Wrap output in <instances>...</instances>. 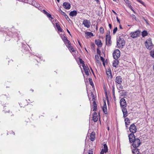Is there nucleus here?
I'll list each match as a JSON object with an SVG mask.
<instances>
[{"mask_svg": "<svg viewBox=\"0 0 154 154\" xmlns=\"http://www.w3.org/2000/svg\"><path fill=\"white\" fill-rule=\"evenodd\" d=\"M129 142L134 148H137L140 144V140L138 138H136L134 135L130 134L128 135Z\"/></svg>", "mask_w": 154, "mask_h": 154, "instance_id": "1", "label": "nucleus"}, {"mask_svg": "<svg viewBox=\"0 0 154 154\" xmlns=\"http://www.w3.org/2000/svg\"><path fill=\"white\" fill-rule=\"evenodd\" d=\"M145 44L146 48L149 50H151L153 47V45L151 38L147 39Z\"/></svg>", "mask_w": 154, "mask_h": 154, "instance_id": "2", "label": "nucleus"}, {"mask_svg": "<svg viewBox=\"0 0 154 154\" xmlns=\"http://www.w3.org/2000/svg\"><path fill=\"white\" fill-rule=\"evenodd\" d=\"M125 41L124 39L119 37L117 41V45L119 48H122L125 45Z\"/></svg>", "mask_w": 154, "mask_h": 154, "instance_id": "3", "label": "nucleus"}, {"mask_svg": "<svg viewBox=\"0 0 154 154\" xmlns=\"http://www.w3.org/2000/svg\"><path fill=\"white\" fill-rule=\"evenodd\" d=\"M122 78L121 76H116L115 79V82L116 86H117L118 85H121L122 83Z\"/></svg>", "mask_w": 154, "mask_h": 154, "instance_id": "4", "label": "nucleus"}, {"mask_svg": "<svg viewBox=\"0 0 154 154\" xmlns=\"http://www.w3.org/2000/svg\"><path fill=\"white\" fill-rule=\"evenodd\" d=\"M120 53L119 49L116 50L113 54V56L114 59L117 60L118 59L120 56Z\"/></svg>", "mask_w": 154, "mask_h": 154, "instance_id": "5", "label": "nucleus"}, {"mask_svg": "<svg viewBox=\"0 0 154 154\" xmlns=\"http://www.w3.org/2000/svg\"><path fill=\"white\" fill-rule=\"evenodd\" d=\"M129 130L130 132L134 134L137 131L136 127L134 124H132L129 127Z\"/></svg>", "mask_w": 154, "mask_h": 154, "instance_id": "6", "label": "nucleus"}, {"mask_svg": "<svg viewBox=\"0 0 154 154\" xmlns=\"http://www.w3.org/2000/svg\"><path fill=\"white\" fill-rule=\"evenodd\" d=\"M82 24L84 25L85 27L89 28L90 26L91 23L90 20L85 19L83 21Z\"/></svg>", "mask_w": 154, "mask_h": 154, "instance_id": "7", "label": "nucleus"}, {"mask_svg": "<svg viewBox=\"0 0 154 154\" xmlns=\"http://www.w3.org/2000/svg\"><path fill=\"white\" fill-rule=\"evenodd\" d=\"M140 32L137 30L134 32H131L130 33V36L133 38H135L139 35Z\"/></svg>", "mask_w": 154, "mask_h": 154, "instance_id": "8", "label": "nucleus"}, {"mask_svg": "<svg viewBox=\"0 0 154 154\" xmlns=\"http://www.w3.org/2000/svg\"><path fill=\"white\" fill-rule=\"evenodd\" d=\"M106 44L107 45L110 46L112 42L111 40V38L109 35H106Z\"/></svg>", "mask_w": 154, "mask_h": 154, "instance_id": "9", "label": "nucleus"}, {"mask_svg": "<svg viewBox=\"0 0 154 154\" xmlns=\"http://www.w3.org/2000/svg\"><path fill=\"white\" fill-rule=\"evenodd\" d=\"M41 8H39V10H40L41 12H42V13H44L45 14L47 17H48L49 18H50V20H52L53 19V18L52 17L51 15L48 13V12H47L45 10H41L40 9Z\"/></svg>", "mask_w": 154, "mask_h": 154, "instance_id": "10", "label": "nucleus"}, {"mask_svg": "<svg viewBox=\"0 0 154 154\" xmlns=\"http://www.w3.org/2000/svg\"><path fill=\"white\" fill-rule=\"evenodd\" d=\"M120 105L121 107H126L127 104L125 99L122 98L120 100Z\"/></svg>", "mask_w": 154, "mask_h": 154, "instance_id": "11", "label": "nucleus"}, {"mask_svg": "<svg viewBox=\"0 0 154 154\" xmlns=\"http://www.w3.org/2000/svg\"><path fill=\"white\" fill-rule=\"evenodd\" d=\"M125 107H122V111L123 114V117L124 118L128 116V112Z\"/></svg>", "mask_w": 154, "mask_h": 154, "instance_id": "12", "label": "nucleus"}, {"mask_svg": "<svg viewBox=\"0 0 154 154\" xmlns=\"http://www.w3.org/2000/svg\"><path fill=\"white\" fill-rule=\"evenodd\" d=\"M92 97V100L93 103V111H96L97 109V105L95 102L94 95L92 94H91Z\"/></svg>", "mask_w": 154, "mask_h": 154, "instance_id": "13", "label": "nucleus"}, {"mask_svg": "<svg viewBox=\"0 0 154 154\" xmlns=\"http://www.w3.org/2000/svg\"><path fill=\"white\" fill-rule=\"evenodd\" d=\"M63 7L66 9H69L70 8V4L66 2H64L63 4Z\"/></svg>", "mask_w": 154, "mask_h": 154, "instance_id": "14", "label": "nucleus"}, {"mask_svg": "<svg viewBox=\"0 0 154 154\" xmlns=\"http://www.w3.org/2000/svg\"><path fill=\"white\" fill-rule=\"evenodd\" d=\"M97 114L96 112H94L93 116V120L94 122H96L98 118H97Z\"/></svg>", "mask_w": 154, "mask_h": 154, "instance_id": "15", "label": "nucleus"}, {"mask_svg": "<svg viewBox=\"0 0 154 154\" xmlns=\"http://www.w3.org/2000/svg\"><path fill=\"white\" fill-rule=\"evenodd\" d=\"M95 44L99 47H101L102 46V44L101 41L99 40H96L95 41Z\"/></svg>", "mask_w": 154, "mask_h": 154, "instance_id": "16", "label": "nucleus"}, {"mask_svg": "<svg viewBox=\"0 0 154 154\" xmlns=\"http://www.w3.org/2000/svg\"><path fill=\"white\" fill-rule=\"evenodd\" d=\"M102 109L104 113L106 114H107V107L105 101H104V105Z\"/></svg>", "mask_w": 154, "mask_h": 154, "instance_id": "17", "label": "nucleus"}, {"mask_svg": "<svg viewBox=\"0 0 154 154\" xmlns=\"http://www.w3.org/2000/svg\"><path fill=\"white\" fill-rule=\"evenodd\" d=\"M132 152L133 154H139V149L137 148H134L132 149Z\"/></svg>", "mask_w": 154, "mask_h": 154, "instance_id": "18", "label": "nucleus"}, {"mask_svg": "<svg viewBox=\"0 0 154 154\" xmlns=\"http://www.w3.org/2000/svg\"><path fill=\"white\" fill-rule=\"evenodd\" d=\"M95 134L94 132H92L90 135V140L92 141H93L95 139Z\"/></svg>", "mask_w": 154, "mask_h": 154, "instance_id": "19", "label": "nucleus"}, {"mask_svg": "<svg viewBox=\"0 0 154 154\" xmlns=\"http://www.w3.org/2000/svg\"><path fill=\"white\" fill-rule=\"evenodd\" d=\"M83 68L85 71V74L88 75H89V69L88 67L85 66L84 65H83Z\"/></svg>", "mask_w": 154, "mask_h": 154, "instance_id": "20", "label": "nucleus"}, {"mask_svg": "<svg viewBox=\"0 0 154 154\" xmlns=\"http://www.w3.org/2000/svg\"><path fill=\"white\" fill-rule=\"evenodd\" d=\"M56 24V27L57 28V29L58 30V31L62 32H63V30L60 27V25L59 24V23H55Z\"/></svg>", "mask_w": 154, "mask_h": 154, "instance_id": "21", "label": "nucleus"}, {"mask_svg": "<svg viewBox=\"0 0 154 154\" xmlns=\"http://www.w3.org/2000/svg\"><path fill=\"white\" fill-rule=\"evenodd\" d=\"M77 12L75 11H71L69 13V15L73 17L76 15Z\"/></svg>", "mask_w": 154, "mask_h": 154, "instance_id": "22", "label": "nucleus"}, {"mask_svg": "<svg viewBox=\"0 0 154 154\" xmlns=\"http://www.w3.org/2000/svg\"><path fill=\"white\" fill-rule=\"evenodd\" d=\"M119 63V62L117 60H115L113 62V66L115 67H116L117 66L118 64Z\"/></svg>", "mask_w": 154, "mask_h": 154, "instance_id": "23", "label": "nucleus"}, {"mask_svg": "<svg viewBox=\"0 0 154 154\" xmlns=\"http://www.w3.org/2000/svg\"><path fill=\"white\" fill-rule=\"evenodd\" d=\"M67 47H68V49H69V50L71 52H74L75 51L73 47L70 44L68 45Z\"/></svg>", "mask_w": 154, "mask_h": 154, "instance_id": "24", "label": "nucleus"}, {"mask_svg": "<svg viewBox=\"0 0 154 154\" xmlns=\"http://www.w3.org/2000/svg\"><path fill=\"white\" fill-rule=\"evenodd\" d=\"M104 148V149H103V152H106L108 151V147L107 145L106 144H104L103 145Z\"/></svg>", "mask_w": 154, "mask_h": 154, "instance_id": "25", "label": "nucleus"}, {"mask_svg": "<svg viewBox=\"0 0 154 154\" xmlns=\"http://www.w3.org/2000/svg\"><path fill=\"white\" fill-rule=\"evenodd\" d=\"M106 74L108 78H111L112 76L111 72L110 70L106 72Z\"/></svg>", "mask_w": 154, "mask_h": 154, "instance_id": "26", "label": "nucleus"}, {"mask_svg": "<svg viewBox=\"0 0 154 154\" xmlns=\"http://www.w3.org/2000/svg\"><path fill=\"white\" fill-rule=\"evenodd\" d=\"M148 34L147 32L146 31H143L142 32V35L143 37H144L146 36Z\"/></svg>", "mask_w": 154, "mask_h": 154, "instance_id": "27", "label": "nucleus"}, {"mask_svg": "<svg viewBox=\"0 0 154 154\" xmlns=\"http://www.w3.org/2000/svg\"><path fill=\"white\" fill-rule=\"evenodd\" d=\"M88 80L90 84L93 87H94V85L92 79L91 78H89L88 79Z\"/></svg>", "mask_w": 154, "mask_h": 154, "instance_id": "28", "label": "nucleus"}, {"mask_svg": "<svg viewBox=\"0 0 154 154\" xmlns=\"http://www.w3.org/2000/svg\"><path fill=\"white\" fill-rule=\"evenodd\" d=\"M63 42L65 44H67L68 45H70V42L67 39V38L66 39V40H65Z\"/></svg>", "mask_w": 154, "mask_h": 154, "instance_id": "29", "label": "nucleus"}, {"mask_svg": "<svg viewBox=\"0 0 154 154\" xmlns=\"http://www.w3.org/2000/svg\"><path fill=\"white\" fill-rule=\"evenodd\" d=\"M112 91L113 94L114 96L115 95V86L113 84L112 86Z\"/></svg>", "mask_w": 154, "mask_h": 154, "instance_id": "30", "label": "nucleus"}, {"mask_svg": "<svg viewBox=\"0 0 154 154\" xmlns=\"http://www.w3.org/2000/svg\"><path fill=\"white\" fill-rule=\"evenodd\" d=\"M100 33H103L104 32V30L103 28L101 27L100 28Z\"/></svg>", "mask_w": 154, "mask_h": 154, "instance_id": "31", "label": "nucleus"}, {"mask_svg": "<svg viewBox=\"0 0 154 154\" xmlns=\"http://www.w3.org/2000/svg\"><path fill=\"white\" fill-rule=\"evenodd\" d=\"M125 3L127 5H128L129 6H131V5L130 4L129 1L128 0H124Z\"/></svg>", "mask_w": 154, "mask_h": 154, "instance_id": "32", "label": "nucleus"}, {"mask_svg": "<svg viewBox=\"0 0 154 154\" xmlns=\"http://www.w3.org/2000/svg\"><path fill=\"white\" fill-rule=\"evenodd\" d=\"M120 94L121 96H125L126 94V92L124 91H123L122 92L120 93Z\"/></svg>", "mask_w": 154, "mask_h": 154, "instance_id": "33", "label": "nucleus"}, {"mask_svg": "<svg viewBox=\"0 0 154 154\" xmlns=\"http://www.w3.org/2000/svg\"><path fill=\"white\" fill-rule=\"evenodd\" d=\"M95 57L97 61H98V62H100V61L99 60V56L97 55H95Z\"/></svg>", "mask_w": 154, "mask_h": 154, "instance_id": "34", "label": "nucleus"}, {"mask_svg": "<svg viewBox=\"0 0 154 154\" xmlns=\"http://www.w3.org/2000/svg\"><path fill=\"white\" fill-rule=\"evenodd\" d=\"M86 34L88 36L91 35L93 36V34L91 32H87L86 33Z\"/></svg>", "mask_w": 154, "mask_h": 154, "instance_id": "35", "label": "nucleus"}, {"mask_svg": "<svg viewBox=\"0 0 154 154\" xmlns=\"http://www.w3.org/2000/svg\"><path fill=\"white\" fill-rule=\"evenodd\" d=\"M125 123L126 125H128V124H127V122H128V121H130L129 119L128 118H126L125 119Z\"/></svg>", "mask_w": 154, "mask_h": 154, "instance_id": "36", "label": "nucleus"}, {"mask_svg": "<svg viewBox=\"0 0 154 154\" xmlns=\"http://www.w3.org/2000/svg\"><path fill=\"white\" fill-rule=\"evenodd\" d=\"M150 55L152 57L154 58V51H151Z\"/></svg>", "mask_w": 154, "mask_h": 154, "instance_id": "37", "label": "nucleus"}, {"mask_svg": "<svg viewBox=\"0 0 154 154\" xmlns=\"http://www.w3.org/2000/svg\"><path fill=\"white\" fill-rule=\"evenodd\" d=\"M118 30L117 28V27H116L114 28L113 30V34H115L116 33V32Z\"/></svg>", "mask_w": 154, "mask_h": 154, "instance_id": "38", "label": "nucleus"}, {"mask_svg": "<svg viewBox=\"0 0 154 154\" xmlns=\"http://www.w3.org/2000/svg\"><path fill=\"white\" fill-rule=\"evenodd\" d=\"M61 38L62 39V40L63 41H64L66 38H67V37L64 35H62L61 36Z\"/></svg>", "mask_w": 154, "mask_h": 154, "instance_id": "39", "label": "nucleus"}, {"mask_svg": "<svg viewBox=\"0 0 154 154\" xmlns=\"http://www.w3.org/2000/svg\"><path fill=\"white\" fill-rule=\"evenodd\" d=\"M60 12L61 13V14H62V15H63L64 16H65L66 15V14L64 12H63L61 10H60Z\"/></svg>", "mask_w": 154, "mask_h": 154, "instance_id": "40", "label": "nucleus"}, {"mask_svg": "<svg viewBox=\"0 0 154 154\" xmlns=\"http://www.w3.org/2000/svg\"><path fill=\"white\" fill-rule=\"evenodd\" d=\"M138 2H139L140 3H141L144 6H145L144 3L142 1H141L140 0H138Z\"/></svg>", "mask_w": 154, "mask_h": 154, "instance_id": "41", "label": "nucleus"}, {"mask_svg": "<svg viewBox=\"0 0 154 154\" xmlns=\"http://www.w3.org/2000/svg\"><path fill=\"white\" fill-rule=\"evenodd\" d=\"M138 2H139L140 3H141L144 6H145L144 3L142 1H141L140 0H138Z\"/></svg>", "mask_w": 154, "mask_h": 154, "instance_id": "42", "label": "nucleus"}, {"mask_svg": "<svg viewBox=\"0 0 154 154\" xmlns=\"http://www.w3.org/2000/svg\"><path fill=\"white\" fill-rule=\"evenodd\" d=\"M79 61H80V62L82 64H83L84 65V62L82 59H80Z\"/></svg>", "mask_w": 154, "mask_h": 154, "instance_id": "43", "label": "nucleus"}, {"mask_svg": "<svg viewBox=\"0 0 154 154\" xmlns=\"http://www.w3.org/2000/svg\"><path fill=\"white\" fill-rule=\"evenodd\" d=\"M100 58L101 60L102 61V62H104V61H105L104 59L101 56L100 57Z\"/></svg>", "mask_w": 154, "mask_h": 154, "instance_id": "44", "label": "nucleus"}, {"mask_svg": "<svg viewBox=\"0 0 154 154\" xmlns=\"http://www.w3.org/2000/svg\"><path fill=\"white\" fill-rule=\"evenodd\" d=\"M97 54H100V50L98 49V48H97Z\"/></svg>", "mask_w": 154, "mask_h": 154, "instance_id": "45", "label": "nucleus"}, {"mask_svg": "<svg viewBox=\"0 0 154 154\" xmlns=\"http://www.w3.org/2000/svg\"><path fill=\"white\" fill-rule=\"evenodd\" d=\"M65 18L67 20H70V19L68 17V16H67V15H66L65 16H64Z\"/></svg>", "mask_w": 154, "mask_h": 154, "instance_id": "46", "label": "nucleus"}, {"mask_svg": "<svg viewBox=\"0 0 154 154\" xmlns=\"http://www.w3.org/2000/svg\"><path fill=\"white\" fill-rule=\"evenodd\" d=\"M119 88L121 89H123V87L122 86L121 84V85H119Z\"/></svg>", "mask_w": 154, "mask_h": 154, "instance_id": "47", "label": "nucleus"}, {"mask_svg": "<svg viewBox=\"0 0 154 154\" xmlns=\"http://www.w3.org/2000/svg\"><path fill=\"white\" fill-rule=\"evenodd\" d=\"M116 19H117V21L119 23H120V21L119 20V19H118V17H116Z\"/></svg>", "mask_w": 154, "mask_h": 154, "instance_id": "48", "label": "nucleus"}, {"mask_svg": "<svg viewBox=\"0 0 154 154\" xmlns=\"http://www.w3.org/2000/svg\"><path fill=\"white\" fill-rule=\"evenodd\" d=\"M109 28L111 29L112 28V25L111 24H109Z\"/></svg>", "mask_w": 154, "mask_h": 154, "instance_id": "49", "label": "nucleus"}, {"mask_svg": "<svg viewBox=\"0 0 154 154\" xmlns=\"http://www.w3.org/2000/svg\"><path fill=\"white\" fill-rule=\"evenodd\" d=\"M103 149H102L100 154H104V152H103Z\"/></svg>", "mask_w": 154, "mask_h": 154, "instance_id": "50", "label": "nucleus"}, {"mask_svg": "<svg viewBox=\"0 0 154 154\" xmlns=\"http://www.w3.org/2000/svg\"><path fill=\"white\" fill-rule=\"evenodd\" d=\"M88 154H93L92 151L91 152L90 151V152H88Z\"/></svg>", "mask_w": 154, "mask_h": 154, "instance_id": "51", "label": "nucleus"}, {"mask_svg": "<svg viewBox=\"0 0 154 154\" xmlns=\"http://www.w3.org/2000/svg\"><path fill=\"white\" fill-rule=\"evenodd\" d=\"M119 28L121 29H122V26L121 25H119Z\"/></svg>", "mask_w": 154, "mask_h": 154, "instance_id": "52", "label": "nucleus"}, {"mask_svg": "<svg viewBox=\"0 0 154 154\" xmlns=\"http://www.w3.org/2000/svg\"><path fill=\"white\" fill-rule=\"evenodd\" d=\"M67 30L68 33H69L70 35H71L68 29H67Z\"/></svg>", "mask_w": 154, "mask_h": 154, "instance_id": "53", "label": "nucleus"}, {"mask_svg": "<svg viewBox=\"0 0 154 154\" xmlns=\"http://www.w3.org/2000/svg\"><path fill=\"white\" fill-rule=\"evenodd\" d=\"M103 65L104 66H105V61H104V62H103Z\"/></svg>", "mask_w": 154, "mask_h": 154, "instance_id": "54", "label": "nucleus"}, {"mask_svg": "<svg viewBox=\"0 0 154 154\" xmlns=\"http://www.w3.org/2000/svg\"><path fill=\"white\" fill-rule=\"evenodd\" d=\"M112 11H113V12L116 14V12L112 10Z\"/></svg>", "mask_w": 154, "mask_h": 154, "instance_id": "55", "label": "nucleus"}, {"mask_svg": "<svg viewBox=\"0 0 154 154\" xmlns=\"http://www.w3.org/2000/svg\"><path fill=\"white\" fill-rule=\"evenodd\" d=\"M78 42H79V44L81 46V44H80V42H79V41H78Z\"/></svg>", "mask_w": 154, "mask_h": 154, "instance_id": "56", "label": "nucleus"}, {"mask_svg": "<svg viewBox=\"0 0 154 154\" xmlns=\"http://www.w3.org/2000/svg\"><path fill=\"white\" fill-rule=\"evenodd\" d=\"M132 16H133V17H134L135 18L136 17H135V15H134V14L132 15Z\"/></svg>", "mask_w": 154, "mask_h": 154, "instance_id": "57", "label": "nucleus"}, {"mask_svg": "<svg viewBox=\"0 0 154 154\" xmlns=\"http://www.w3.org/2000/svg\"><path fill=\"white\" fill-rule=\"evenodd\" d=\"M97 28H98V27H97V26H96V29H97Z\"/></svg>", "mask_w": 154, "mask_h": 154, "instance_id": "58", "label": "nucleus"}, {"mask_svg": "<svg viewBox=\"0 0 154 154\" xmlns=\"http://www.w3.org/2000/svg\"><path fill=\"white\" fill-rule=\"evenodd\" d=\"M55 22H56V23H57V20H55Z\"/></svg>", "mask_w": 154, "mask_h": 154, "instance_id": "59", "label": "nucleus"}, {"mask_svg": "<svg viewBox=\"0 0 154 154\" xmlns=\"http://www.w3.org/2000/svg\"><path fill=\"white\" fill-rule=\"evenodd\" d=\"M30 91H31L32 92L33 91V90L32 89L30 90Z\"/></svg>", "mask_w": 154, "mask_h": 154, "instance_id": "60", "label": "nucleus"}, {"mask_svg": "<svg viewBox=\"0 0 154 154\" xmlns=\"http://www.w3.org/2000/svg\"><path fill=\"white\" fill-rule=\"evenodd\" d=\"M58 2H59L60 0H57Z\"/></svg>", "mask_w": 154, "mask_h": 154, "instance_id": "61", "label": "nucleus"}, {"mask_svg": "<svg viewBox=\"0 0 154 154\" xmlns=\"http://www.w3.org/2000/svg\"><path fill=\"white\" fill-rule=\"evenodd\" d=\"M96 1L98 2V1H99V0H96Z\"/></svg>", "mask_w": 154, "mask_h": 154, "instance_id": "62", "label": "nucleus"}, {"mask_svg": "<svg viewBox=\"0 0 154 154\" xmlns=\"http://www.w3.org/2000/svg\"><path fill=\"white\" fill-rule=\"evenodd\" d=\"M114 1L116 2V0H113Z\"/></svg>", "mask_w": 154, "mask_h": 154, "instance_id": "63", "label": "nucleus"}, {"mask_svg": "<svg viewBox=\"0 0 154 154\" xmlns=\"http://www.w3.org/2000/svg\"><path fill=\"white\" fill-rule=\"evenodd\" d=\"M107 61V60H106V62Z\"/></svg>", "mask_w": 154, "mask_h": 154, "instance_id": "64", "label": "nucleus"}]
</instances>
